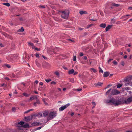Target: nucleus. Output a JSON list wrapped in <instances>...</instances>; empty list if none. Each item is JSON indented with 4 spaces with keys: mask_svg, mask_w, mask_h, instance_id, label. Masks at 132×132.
<instances>
[{
    "mask_svg": "<svg viewBox=\"0 0 132 132\" xmlns=\"http://www.w3.org/2000/svg\"><path fill=\"white\" fill-rule=\"evenodd\" d=\"M106 103H112L115 106H118L122 104V102L120 101H117L112 97L110 100H106Z\"/></svg>",
    "mask_w": 132,
    "mask_h": 132,
    "instance_id": "f257e3e1",
    "label": "nucleus"
},
{
    "mask_svg": "<svg viewBox=\"0 0 132 132\" xmlns=\"http://www.w3.org/2000/svg\"><path fill=\"white\" fill-rule=\"evenodd\" d=\"M60 12L62 13L61 17L65 19H67L68 18L69 14V11L68 10H65L64 11H61Z\"/></svg>",
    "mask_w": 132,
    "mask_h": 132,
    "instance_id": "f03ea898",
    "label": "nucleus"
},
{
    "mask_svg": "<svg viewBox=\"0 0 132 132\" xmlns=\"http://www.w3.org/2000/svg\"><path fill=\"white\" fill-rule=\"evenodd\" d=\"M57 113L56 112H50L49 113L48 117L47 118V122L55 117Z\"/></svg>",
    "mask_w": 132,
    "mask_h": 132,
    "instance_id": "7ed1b4c3",
    "label": "nucleus"
},
{
    "mask_svg": "<svg viewBox=\"0 0 132 132\" xmlns=\"http://www.w3.org/2000/svg\"><path fill=\"white\" fill-rule=\"evenodd\" d=\"M132 101V96L128 97L127 99L123 101L122 103L125 104H128L130 103Z\"/></svg>",
    "mask_w": 132,
    "mask_h": 132,
    "instance_id": "20e7f679",
    "label": "nucleus"
},
{
    "mask_svg": "<svg viewBox=\"0 0 132 132\" xmlns=\"http://www.w3.org/2000/svg\"><path fill=\"white\" fill-rule=\"evenodd\" d=\"M70 105V104L68 103L67 104L59 108V111H62L66 109Z\"/></svg>",
    "mask_w": 132,
    "mask_h": 132,
    "instance_id": "39448f33",
    "label": "nucleus"
},
{
    "mask_svg": "<svg viewBox=\"0 0 132 132\" xmlns=\"http://www.w3.org/2000/svg\"><path fill=\"white\" fill-rule=\"evenodd\" d=\"M120 92L118 90L114 89L112 91V94L113 95H117L120 93Z\"/></svg>",
    "mask_w": 132,
    "mask_h": 132,
    "instance_id": "423d86ee",
    "label": "nucleus"
},
{
    "mask_svg": "<svg viewBox=\"0 0 132 132\" xmlns=\"http://www.w3.org/2000/svg\"><path fill=\"white\" fill-rule=\"evenodd\" d=\"M132 79V76H130L127 77L125 79H124V82H129Z\"/></svg>",
    "mask_w": 132,
    "mask_h": 132,
    "instance_id": "0eeeda50",
    "label": "nucleus"
},
{
    "mask_svg": "<svg viewBox=\"0 0 132 132\" xmlns=\"http://www.w3.org/2000/svg\"><path fill=\"white\" fill-rule=\"evenodd\" d=\"M113 26L112 25H108L105 28V30L106 31H108L109 29H110Z\"/></svg>",
    "mask_w": 132,
    "mask_h": 132,
    "instance_id": "6e6552de",
    "label": "nucleus"
},
{
    "mask_svg": "<svg viewBox=\"0 0 132 132\" xmlns=\"http://www.w3.org/2000/svg\"><path fill=\"white\" fill-rule=\"evenodd\" d=\"M28 43L29 46L30 47L31 46L32 49H34L35 48V46L33 43H31L30 42H28Z\"/></svg>",
    "mask_w": 132,
    "mask_h": 132,
    "instance_id": "1a4fd4ad",
    "label": "nucleus"
},
{
    "mask_svg": "<svg viewBox=\"0 0 132 132\" xmlns=\"http://www.w3.org/2000/svg\"><path fill=\"white\" fill-rule=\"evenodd\" d=\"M48 114H49L48 112L46 111H44L43 113V116L45 117L47 116L48 115Z\"/></svg>",
    "mask_w": 132,
    "mask_h": 132,
    "instance_id": "9d476101",
    "label": "nucleus"
},
{
    "mask_svg": "<svg viewBox=\"0 0 132 132\" xmlns=\"http://www.w3.org/2000/svg\"><path fill=\"white\" fill-rule=\"evenodd\" d=\"M39 123H40L39 122H35L32 123V126L41 125V124H39Z\"/></svg>",
    "mask_w": 132,
    "mask_h": 132,
    "instance_id": "9b49d317",
    "label": "nucleus"
},
{
    "mask_svg": "<svg viewBox=\"0 0 132 132\" xmlns=\"http://www.w3.org/2000/svg\"><path fill=\"white\" fill-rule=\"evenodd\" d=\"M109 75V73L108 72H104L103 76L104 77H106L108 76Z\"/></svg>",
    "mask_w": 132,
    "mask_h": 132,
    "instance_id": "f8f14e48",
    "label": "nucleus"
},
{
    "mask_svg": "<svg viewBox=\"0 0 132 132\" xmlns=\"http://www.w3.org/2000/svg\"><path fill=\"white\" fill-rule=\"evenodd\" d=\"M24 123V122L20 121V122H18L17 124H16V125L19 126H20V125H21V126H22L23 125Z\"/></svg>",
    "mask_w": 132,
    "mask_h": 132,
    "instance_id": "ddd939ff",
    "label": "nucleus"
},
{
    "mask_svg": "<svg viewBox=\"0 0 132 132\" xmlns=\"http://www.w3.org/2000/svg\"><path fill=\"white\" fill-rule=\"evenodd\" d=\"M75 72L74 70L73 69L69 70L68 72V73L69 74H73Z\"/></svg>",
    "mask_w": 132,
    "mask_h": 132,
    "instance_id": "4468645a",
    "label": "nucleus"
},
{
    "mask_svg": "<svg viewBox=\"0 0 132 132\" xmlns=\"http://www.w3.org/2000/svg\"><path fill=\"white\" fill-rule=\"evenodd\" d=\"M22 127L24 128H29V126L28 124L26 123V124L23 125V126H22Z\"/></svg>",
    "mask_w": 132,
    "mask_h": 132,
    "instance_id": "2eb2a0df",
    "label": "nucleus"
},
{
    "mask_svg": "<svg viewBox=\"0 0 132 132\" xmlns=\"http://www.w3.org/2000/svg\"><path fill=\"white\" fill-rule=\"evenodd\" d=\"M34 98H35L36 99H38V98L37 97V96L36 95H35V96L33 95V96H31L30 97V100H32Z\"/></svg>",
    "mask_w": 132,
    "mask_h": 132,
    "instance_id": "dca6fc26",
    "label": "nucleus"
},
{
    "mask_svg": "<svg viewBox=\"0 0 132 132\" xmlns=\"http://www.w3.org/2000/svg\"><path fill=\"white\" fill-rule=\"evenodd\" d=\"M106 26L105 23H102L100 25V26L101 28H105Z\"/></svg>",
    "mask_w": 132,
    "mask_h": 132,
    "instance_id": "f3484780",
    "label": "nucleus"
},
{
    "mask_svg": "<svg viewBox=\"0 0 132 132\" xmlns=\"http://www.w3.org/2000/svg\"><path fill=\"white\" fill-rule=\"evenodd\" d=\"M14 129H8L6 130V132H14Z\"/></svg>",
    "mask_w": 132,
    "mask_h": 132,
    "instance_id": "a211bd4d",
    "label": "nucleus"
},
{
    "mask_svg": "<svg viewBox=\"0 0 132 132\" xmlns=\"http://www.w3.org/2000/svg\"><path fill=\"white\" fill-rule=\"evenodd\" d=\"M18 127L17 129H19V130L20 131L21 130H23V127L22 126H20L19 125H17Z\"/></svg>",
    "mask_w": 132,
    "mask_h": 132,
    "instance_id": "6ab92c4d",
    "label": "nucleus"
},
{
    "mask_svg": "<svg viewBox=\"0 0 132 132\" xmlns=\"http://www.w3.org/2000/svg\"><path fill=\"white\" fill-rule=\"evenodd\" d=\"M80 14L82 15L83 14H87V12L86 11H81L79 12Z\"/></svg>",
    "mask_w": 132,
    "mask_h": 132,
    "instance_id": "aec40b11",
    "label": "nucleus"
},
{
    "mask_svg": "<svg viewBox=\"0 0 132 132\" xmlns=\"http://www.w3.org/2000/svg\"><path fill=\"white\" fill-rule=\"evenodd\" d=\"M24 29H23V27H21V28L19 30H18V32H23V31H24Z\"/></svg>",
    "mask_w": 132,
    "mask_h": 132,
    "instance_id": "412c9836",
    "label": "nucleus"
},
{
    "mask_svg": "<svg viewBox=\"0 0 132 132\" xmlns=\"http://www.w3.org/2000/svg\"><path fill=\"white\" fill-rule=\"evenodd\" d=\"M3 5L6 6L8 7L10 6V4L9 3H3Z\"/></svg>",
    "mask_w": 132,
    "mask_h": 132,
    "instance_id": "4be33fe9",
    "label": "nucleus"
},
{
    "mask_svg": "<svg viewBox=\"0 0 132 132\" xmlns=\"http://www.w3.org/2000/svg\"><path fill=\"white\" fill-rule=\"evenodd\" d=\"M103 84V83H101V82H98L97 83L96 85V86H101Z\"/></svg>",
    "mask_w": 132,
    "mask_h": 132,
    "instance_id": "5701e85b",
    "label": "nucleus"
},
{
    "mask_svg": "<svg viewBox=\"0 0 132 132\" xmlns=\"http://www.w3.org/2000/svg\"><path fill=\"white\" fill-rule=\"evenodd\" d=\"M112 5L113 6H114L116 7H118L120 5L118 4H116L115 3H112Z\"/></svg>",
    "mask_w": 132,
    "mask_h": 132,
    "instance_id": "b1692460",
    "label": "nucleus"
},
{
    "mask_svg": "<svg viewBox=\"0 0 132 132\" xmlns=\"http://www.w3.org/2000/svg\"><path fill=\"white\" fill-rule=\"evenodd\" d=\"M90 70L91 71H93L94 73H96L97 72L96 70L94 68H90Z\"/></svg>",
    "mask_w": 132,
    "mask_h": 132,
    "instance_id": "393cba45",
    "label": "nucleus"
},
{
    "mask_svg": "<svg viewBox=\"0 0 132 132\" xmlns=\"http://www.w3.org/2000/svg\"><path fill=\"white\" fill-rule=\"evenodd\" d=\"M122 85V84H119L117 85V88H120L121 87Z\"/></svg>",
    "mask_w": 132,
    "mask_h": 132,
    "instance_id": "a878e982",
    "label": "nucleus"
},
{
    "mask_svg": "<svg viewBox=\"0 0 132 132\" xmlns=\"http://www.w3.org/2000/svg\"><path fill=\"white\" fill-rule=\"evenodd\" d=\"M23 95L26 97H28L29 95L26 93H23L22 94Z\"/></svg>",
    "mask_w": 132,
    "mask_h": 132,
    "instance_id": "bb28decb",
    "label": "nucleus"
},
{
    "mask_svg": "<svg viewBox=\"0 0 132 132\" xmlns=\"http://www.w3.org/2000/svg\"><path fill=\"white\" fill-rule=\"evenodd\" d=\"M14 132H22L21 131L19 130L17 128L14 129Z\"/></svg>",
    "mask_w": 132,
    "mask_h": 132,
    "instance_id": "cd10ccee",
    "label": "nucleus"
},
{
    "mask_svg": "<svg viewBox=\"0 0 132 132\" xmlns=\"http://www.w3.org/2000/svg\"><path fill=\"white\" fill-rule=\"evenodd\" d=\"M112 89L111 88L106 93V94L107 95L109 94V93L110 92Z\"/></svg>",
    "mask_w": 132,
    "mask_h": 132,
    "instance_id": "c85d7f7f",
    "label": "nucleus"
},
{
    "mask_svg": "<svg viewBox=\"0 0 132 132\" xmlns=\"http://www.w3.org/2000/svg\"><path fill=\"white\" fill-rule=\"evenodd\" d=\"M93 25V24H90V25L87 26H86V28H88L91 27Z\"/></svg>",
    "mask_w": 132,
    "mask_h": 132,
    "instance_id": "c756f323",
    "label": "nucleus"
},
{
    "mask_svg": "<svg viewBox=\"0 0 132 132\" xmlns=\"http://www.w3.org/2000/svg\"><path fill=\"white\" fill-rule=\"evenodd\" d=\"M99 69L100 70H99V72H101L102 73H103V71L102 70V69H101V68L100 67H99Z\"/></svg>",
    "mask_w": 132,
    "mask_h": 132,
    "instance_id": "7c9ffc66",
    "label": "nucleus"
},
{
    "mask_svg": "<svg viewBox=\"0 0 132 132\" xmlns=\"http://www.w3.org/2000/svg\"><path fill=\"white\" fill-rule=\"evenodd\" d=\"M39 8H45V6H44V5H40L39 6Z\"/></svg>",
    "mask_w": 132,
    "mask_h": 132,
    "instance_id": "2f4dec72",
    "label": "nucleus"
},
{
    "mask_svg": "<svg viewBox=\"0 0 132 132\" xmlns=\"http://www.w3.org/2000/svg\"><path fill=\"white\" fill-rule=\"evenodd\" d=\"M6 130L0 129V132H6Z\"/></svg>",
    "mask_w": 132,
    "mask_h": 132,
    "instance_id": "473e14b6",
    "label": "nucleus"
},
{
    "mask_svg": "<svg viewBox=\"0 0 132 132\" xmlns=\"http://www.w3.org/2000/svg\"><path fill=\"white\" fill-rule=\"evenodd\" d=\"M55 74L58 76H59V75H60L59 73L57 71H56V72H55Z\"/></svg>",
    "mask_w": 132,
    "mask_h": 132,
    "instance_id": "72a5a7b5",
    "label": "nucleus"
},
{
    "mask_svg": "<svg viewBox=\"0 0 132 132\" xmlns=\"http://www.w3.org/2000/svg\"><path fill=\"white\" fill-rule=\"evenodd\" d=\"M42 101L44 102V103L46 104L47 105V103L46 102L45 99V98H43L42 99Z\"/></svg>",
    "mask_w": 132,
    "mask_h": 132,
    "instance_id": "f704fd0d",
    "label": "nucleus"
},
{
    "mask_svg": "<svg viewBox=\"0 0 132 132\" xmlns=\"http://www.w3.org/2000/svg\"><path fill=\"white\" fill-rule=\"evenodd\" d=\"M12 110L13 112H15L16 111V108L14 107H13L12 108Z\"/></svg>",
    "mask_w": 132,
    "mask_h": 132,
    "instance_id": "c9c22d12",
    "label": "nucleus"
},
{
    "mask_svg": "<svg viewBox=\"0 0 132 132\" xmlns=\"http://www.w3.org/2000/svg\"><path fill=\"white\" fill-rule=\"evenodd\" d=\"M36 103L37 104H40V102L39 100L38 99H36Z\"/></svg>",
    "mask_w": 132,
    "mask_h": 132,
    "instance_id": "e433bc0d",
    "label": "nucleus"
},
{
    "mask_svg": "<svg viewBox=\"0 0 132 132\" xmlns=\"http://www.w3.org/2000/svg\"><path fill=\"white\" fill-rule=\"evenodd\" d=\"M45 80L46 82H49L50 81L52 80L51 79H46Z\"/></svg>",
    "mask_w": 132,
    "mask_h": 132,
    "instance_id": "4c0bfd02",
    "label": "nucleus"
},
{
    "mask_svg": "<svg viewBox=\"0 0 132 132\" xmlns=\"http://www.w3.org/2000/svg\"><path fill=\"white\" fill-rule=\"evenodd\" d=\"M41 128H42L41 127H38L37 128L35 129V130H38L39 129H41Z\"/></svg>",
    "mask_w": 132,
    "mask_h": 132,
    "instance_id": "58836bf2",
    "label": "nucleus"
},
{
    "mask_svg": "<svg viewBox=\"0 0 132 132\" xmlns=\"http://www.w3.org/2000/svg\"><path fill=\"white\" fill-rule=\"evenodd\" d=\"M70 81L72 83H73L74 82V80L73 78L71 79L70 80Z\"/></svg>",
    "mask_w": 132,
    "mask_h": 132,
    "instance_id": "ea45409f",
    "label": "nucleus"
},
{
    "mask_svg": "<svg viewBox=\"0 0 132 132\" xmlns=\"http://www.w3.org/2000/svg\"><path fill=\"white\" fill-rule=\"evenodd\" d=\"M73 60L74 61H76V56H75L73 57Z\"/></svg>",
    "mask_w": 132,
    "mask_h": 132,
    "instance_id": "a19ab883",
    "label": "nucleus"
},
{
    "mask_svg": "<svg viewBox=\"0 0 132 132\" xmlns=\"http://www.w3.org/2000/svg\"><path fill=\"white\" fill-rule=\"evenodd\" d=\"M67 40L68 41H71L72 42H73V43H74L75 42V41L74 40H72L71 39H68Z\"/></svg>",
    "mask_w": 132,
    "mask_h": 132,
    "instance_id": "79ce46f5",
    "label": "nucleus"
},
{
    "mask_svg": "<svg viewBox=\"0 0 132 132\" xmlns=\"http://www.w3.org/2000/svg\"><path fill=\"white\" fill-rule=\"evenodd\" d=\"M113 64L115 65H117V62L115 61H113Z\"/></svg>",
    "mask_w": 132,
    "mask_h": 132,
    "instance_id": "37998d69",
    "label": "nucleus"
},
{
    "mask_svg": "<svg viewBox=\"0 0 132 132\" xmlns=\"http://www.w3.org/2000/svg\"><path fill=\"white\" fill-rule=\"evenodd\" d=\"M121 65L122 66H124L125 65V63L123 61H122L121 62Z\"/></svg>",
    "mask_w": 132,
    "mask_h": 132,
    "instance_id": "c03bdc74",
    "label": "nucleus"
},
{
    "mask_svg": "<svg viewBox=\"0 0 132 132\" xmlns=\"http://www.w3.org/2000/svg\"><path fill=\"white\" fill-rule=\"evenodd\" d=\"M130 84V82H127L126 83H125V85L126 86H128Z\"/></svg>",
    "mask_w": 132,
    "mask_h": 132,
    "instance_id": "a18cd8bd",
    "label": "nucleus"
},
{
    "mask_svg": "<svg viewBox=\"0 0 132 132\" xmlns=\"http://www.w3.org/2000/svg\"><path fill=\"white\" fill-rule=\"evenodd\" d=\"M5 66H6L8 68H10L11 67V66L9 65L8 64H5Z\"/></svg>",
    "mask_w": 132,
    "mask_h": 132,
    "instance_id": "49530a36",
    "label": "nucleus"
},
{
    "mask_svg": "<svg viewBox=\"0 0 132 132\" xmlns=\"http://www.w3.org/2000/svg\"><path fill=\"white\" fill-rule=\"evenodd\" d=\"M130 87H127L125 88V90H130Z\"/></svg>",
    "mask_w": 132,
    "mask_h": 132,
    "instance_id": "de8ad7c7",
    "label": "nucleus"
},
{
    "mask_svg": "<svg viewBox=\"0 0 132 132\" xmlns=\"http://www.w3.org/2000/svg\"><path fill=\"white\" fill-rule=\"evenodd\" d=\"M126 15H124L123 16L121 17V19H123L124 18H125L126 17Z\"/></svg>",
    "mask_w": 132,
    "mask_h": 132,
    "instance_id": "09e8293b",
    "label": "nucleus"
},
{
    "mask_svg": "<svg viewBox=\"0 0 132 132\" xmlns=\"http://www.w3.org/2000/svg\"><path fill=\"white\" fill-rule=\"evenodd\" d=\"M51 84H53L54 85H55L56 84V82L54 81H53L51 82Z\"/></svg>",
    "mask_w": 132,
    "mask_h": 132,
    "instance_id": "8fccbe9b",
    "label": "nucleus"
},
{
    "mask_svg": "<svg viewBox=\"0 0 132 132\" xmlns=\"http://www.w3.org/2000/svg\"><path fill=\"white\" fill-rule=\"evenodd\" d=\"M82 88H78L77 89V90L78 91H80L82 90Z\"/></svg>",
    "mask_w": 132,
    "mask_h": 132,
    "instance_id": "3c124183",
    "label": "nucleus"
},
{
    "mask_svg": "<svg viewBox=\"0 0 132 132\" xmlns=\"http://www.w3.org/2000/svg\"><path fill=\"white\" fill-rule=\"evenodd\" d=\"M42 56L44 58V59L45 60H46L47 59V58L46 57H45V56H44V55H42Z\"/></svg>",
    "mask_w": 132,
    "mask_h": 132,
    "instance_id": "603ef678",
    "label": "nucleus"
},
{
    "mask_svg": "<svg viewBox=\"0 0 132 132\" xmlns=\"http://www.w3.org/2000/svg\"><path fill=\"white\" fill-rule=\"evenodd\" d=\"M113 59H109L108 61V63H109V62H110L111 61H112V60H113Z\"/></svg>",
    "mask_w": 132,
    "mask_h": 132,
    "instance_id": "864d4df0",
    "label": "nucleus"
},
{
    "mask_svg": "<svg viewBox=\"0 0 132 132\" xmlns=\"http://www.w3.org/2000/svg\"><path fill=\"white\" fill-rule=\"evenodd\" d=\"M111 86H112L111 85H108L106 87V88H108L109 87H111Z\"/></svg>",
    "mask_w": 132,
    "mask_h": 132,
    "instance_id": "5fc2aeb1",
    "label": "nucleus"
},
{
    "mask_svg": "<svg viewBox=\"0 0 132 132\" xmlns=\"http://www.w3.org/2000/svg\"><path fill=\"white\" fill-rule=\"evenodd\" d=\"M63 68L65 70H68V68L66 67H65L64 66H63Z\"/></svg>",
    "mask_w": 132,
    "mask_h": 132,
    "instance_id": "6e6d98bb",
    "label": "nucleus"
},
{
    "mask_svg": "<svg viewBox=\"0 0 132 132\" xmlns=\"http://www.w3.org/2000/svg\"><path fill=\"white\" fill-rule=\"evenodd\" d=\"M37 57H39V55L38 54L36 53L35 55Z\"/></svg>",
    "mask_w": 132,
    "mask_h": 132,
    "instance_id": "4d7b16f0",
    "label": "nucleus"
},
{
    "mask_svg": "<svg viewBox=\"0 0 132 132\" xmlns=\"http://www.w3.org/2000/svg\"><path fill=\"white\" fill-rule=\"evenodd\" d=\"M34 48L35 49V50H37V51H39L40 50V48H37L35 47V48Z\"/></svg>",
    "mask_w": 132,
    "mask_h": 132,
    "instance_id": "13d9d810",
    "label": "nucleus"
},
{
    "mask_svg": "<svg viewBox=\"0 0 132 132\" xmlns=\"http://www.w3.org/2000/svg\"><path fill=\"white\" fill-rule=\"evenodd\" d=\"M83 54L81 52L80 55V56H82L83 55Z\"/></svg>",
    "mask_w": 132,
    "mask_h": 132,
    "instance_id": "bf43d9fd",
    "label": "nucleus"
},
{
    "mask_svg": "<svg viewBox=\"0 0 132 132\" xmlns=\"http://www.w3.org/2000/svg\"><path fill=\"white\" fill-rule=\"evenodd\" d=\"M19 20L21 21H23L24 20V19L21 18H19Z\"/></svg>",
    "mask_w": 132,
    "mask_h": 132,
    "instance_id": "052dcab7",
    "label": "nucleus"
},
{
    "mask_svg": "<svg viewBox=\"0 0 132 132\" xmlns=\"http://www.w3.org/2000/svg\"><path fill=\"white\" fill-rule=\"evenodd\" d=\"M92 104L94 105V106L96 104V103L95 102H92Z\"/></svg>",
    "mask_w": 132,
    "mask_h": 132,
    "instance_id": "680f3d73",
    "label": "nucleus"
},
{
    "mask_svg": "<svg viewBox=\"0 0 132 132\" xmlns=\"http://www.w3.org/2000/svg\"><path fill=\"white\" fill-rule=\"evenodd\" d=\"M83 59H84L86 60L87 59V57L86 56H84L83 57Z\"/></svg>",
    "mask_w": 132,
    "mask_h": 132,
    "instance_id": "e2e57ef3",
    "label": "nucleus"
},
{
    "mask_svg": "<svg viewBox=\"0 0 132 132\" xmlns=\"http://www.w3.org/2000/svg\"><path fill=\"white\" fill-rule=\"evenodd\" d=\"M77 73H78V72H74V74H73V75H77Z\"/></svg>",
    "mask_w": 132,
    "mask_h": 132,
    "instance_id": "0e129e2a",
    "label": "nucleus"
},
{
    "mask_svg": "<svg viewBox=\"0 0 132 132\" xmlns=\"http://www.w3.org/2000/svg\"><path fill=\"white\" fill-rule=\"evenodd\" d=\"M37 103H36V102H34V105L35 106H37V105H36V104Z\"/></svg>",
    "mask_w": 132,
    "mask_h": 132,
    "instance_id": "69168bd1",
    "label": "nucleus"
},
{
    "mask_svg": "<svg viewBox=\"0 0 132 132\" xmlns=\"http://www.w3.org/2000/svg\"><path fill=\"white\" fill-rule=\"evenodd\" d=\"M39 114L40 116H42V115H43L42 113H39Z\"/></svg>",
    "mask_w": 132,
    "mask_h": 132,
    "instance_id": "338daca9",
    "label": "nucleus"
},
{
    "mask_svg": "<svg viewBox=\"0 0 132 132\" xmlns=\"http://www.w3.org/2000/svg\"><path fill=\"white\" fill-rule=\"evenodd\" d=\"M128 9L130 10H132V7H129Z\"/></svg>",
    "mask_w": 132,
    "mask_h": 132,
    "instance_id": "774afa93",
    "label": "nucleus"
}]
</instances>
